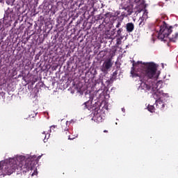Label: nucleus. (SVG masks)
Listing matches in <instances>:
<instances>
[{
	"mask_svg": "<svg viewBox=\"0 0 178 178\" xmlns=\"http://www.w3.org/2000/svg\"><path fill=\"white\" fill-rule=\"evenodd\" d=\"M142 61H138L135 63L134 61L133 66L131 68V76L140 77L142 79V82L140 83V88L145 91H150L153 93V97L155 99H161V93L159 89L161 86L162 82L161 81H157L159 79V75L157 74L158 65L155 63H144V67L142 70V75L136 72V68L138 65L142 64Z\"/></svg>",
	"mask_w": 178,
	"mask_h": 178,
	"instance_id": "1",
	"label": "nucleus"
},
{
	"mask_svg": "<svg viewBox=\"0 0 178 178\" xmlns=\"http://www.w3.org/2000/svg\"><path fill=\"white\" fill-rule=\"evenodd\" d=\"M122 44V39H120V38H118L116 40V45H120Z\"/></svg>",
	"mask_w": 178,
	"mask_h": 178,
	"instance_id": "12",
	"label": "nucleus"
},
{
	"mask_svg": "<svg viewBox=\"0 0 178 178\" xmlns=\"http://www.w3.org/2000/svg\"><path fill=\"white\" fill-rule=\"evenodd\" d=\"M113 65V57H110L109 58H106L102 67V72L106 73L108 72L109 69H111Z\"/></svg>",
	"mask_w": 178,
	"mask_h": 178,
	"instance_id": "4",
	"label": "nucleus"
},
{
	"mask_svg": "<svg viewBox=\"0 0 178 178\" xmlns=\"http://www.w3.org/2000/svg\"><path fill=\"white\" fill-rule=\"evenodd\" d=\"M23 169H25L23 172H26L32 170V167L29 163H24V161H21V157L9 159L2 167L0 165V177L10 175L15 172L16 170L19 172Z\"/></svg>",
	"mask_w": 178,
	"mask_h": 178,
	"instance_id": "2",
	"label": "nucleus"
},
{
	"mask_svg": "<svg viewBox=\"0 0 178 178\" xmlns=\"http://www.w3.org/2000/svg\"><path fill=\"white\" fill-rule=\"evenodd\" d=\"M108 131H106V130L104 131V133H108Z\"/></svg>",
	"mask_w": 178,
	"mask_h": 178,
	"instance_id": "21",
	"label": "nucleus"
},
{
	"mask_svg": "<svg viewBox=\"0 0 178 178\" xmlns=\"http://www.w3.org/2000/svg\"><path fill=\"white\" fill-rule=\"evenodd\" d=\"M38 159H40V158H41V156H38Z\"/></svg>",
	"mask_w": 178,
	"mask_h": 178,
	"instance_id": "22",
	"label": "nucleus"
},
{
	"mask_svg": "<svg viewBox=\"0 0 178 178\" xmlns=\"http://www.w3.org/2000/svg\"><path fill=\"white\" fill-rule=\"evenodd\" d=\"M124 10L125 11L124 12V15L125 17H128V16L131 15L133 12H134V10H133V8L131 6H127L124 8Z\"/></svg>",
	"mask_w": 178,
	"mask_h": 178,
	"instance_id": "7",
	"label": "nucleus"
},
{
	"mask_svg": "<svg viewBox=\"0 0 178 178\" xmlns=\"http://www.w3.org/2000/svg\"><path fill=\"white\" fill-rule=\"evenodd\" d=\"M67 139H68V140H73V139H74V138H71L70 136H67Z\"/></svg>",
	"mask_w": 178,
	"mask_h": 178,
	"instance_id": "20",
	"label": "nucleus"
},
{
	"mask_svg": "<svg viewBox=\"0 0 178 178\" xmlns=\"http://www.w3.org/2000/svg\"><path fill=\"white\" fill-rule=\"evenodd\" d=\"M42 137H44L43 141H44V143H46V142L47 141V140L46 139V138H47L46 134H45L44 133H42Z\"/></svg>",
	"mask_w": 178,
	"mask_h": 178,
	"instance_id": "14",
	"label": "nucleus"
},
{
	"mask_svg": "<svg viewBox=\"0 0 178 178\" xmlns=\"http://www.w3.org/2000/svg\"><path fill=\"white\" fill-rule=\"evenodd\" d=\"M165 1H168V0H165Z\"/></svg>",
	"mask_w": 178,
	"mask_h": 178,
	"instance_id": "24",
	"label": "nucleus"
},
{
	"mask_svg": "<svg viewBox=\"0 0 178 178\" xmlns=\"http://www.w3.org/2000/svg\"><path fill=\"white\" fill-rule=\"evenodd\" d=\"M118 74V71H115L114 72H113L112 77L111 78V80L116 79Z\"/></svg>",
	"mask_w": 178,
	"mask_h": 178,
	"instance_id": "10",
	"label": "nucleus"
},
{
	"mask_svg": "<svg viewBox=\"0 0 178 178\" xmlns=\"http://www.w3.org/2000/svg\"><path fill=\"white\" fill-rule=\"evenodd\" d=\"M156 106V109L164 111L165 107V104L161 99L156 100V103L154 104Z\"/></svg>",
	"mask_w": 178,
	"mask_h": 178,
	"instance_id": "5",
	"label": "nucleus"
},
{
	"mask_svg": "<svg viewBox=\"0 0 178 178\" xmlns=\"http://www.w3.org/2000/svg\"><path fill=\"white\" fill-rule=\"evenodd\" d=\"M122 31H123V28H120V29H118V30L117 31V35H118V36H121Z\"/></svg>",
	"mask_w": 178,
	"mask_h": 178,
	"instance_id": "11",
	"label": "nucleus"
},
{
	"mask_svg": "<svg viewBox=\"0 0 178 178\" xmlns=\"http://www.w3.org/2000/svg\"><path fill=\"white\" fill-rule=\"evenodd\" d=\"M110 15H111V13H106L105 14V17H108Z\"/></svg>",
	"mask_w": 178,
	"mask_h": 178,
	"instance_id": "18",
	"label": "nucleus"
},
{
	"mask_svg": "<svg viewBox=\"0 0 178 178\" xmlns=\"http://www.w3.org/2000/svg\"><path fill=\"white\" fill-rule=\"evenodd\" d=\"M145 17L144 16H142L139 18L138 22H139V26L143 27L145 24Z\"/></svg>",
	"mask_w": 178,
	"mask_h": 178,
	"instance_id": "8",
	"label": "nucleus"
},
{
	"mask_svg": "<svg viewBox=\"0 0 178 178\" xmlns=\"http://www.w3.org/2000/svg\"><path fill=\"white\" fill-rule=\"evenodd\" d=\"M172 26H170L168 24H166L165 21L161 22V24L159 26L158 39L162 41H165V38H169L170 41L172 42H176L178 39V32L172 33Z\"/></svg>",
	"mask_w": 178,
	"mask_h": 178,
	"instance_id": "3",
	"label": "nucleus"
},
{
	"mask_svg": "<svg viewBox=\"0 0 178 178\" xmlns=\"http://www.w3.org/2000/svg\"><path fill=\"white\" fill-rule=\"evenodd\" d=\"M147 110L150 112V113H154L155 112V106H150L149 105L147 106Z\"/></svg>",
	"mask_w": 178,
	"mask_h": 178,
	"instance_id": "9",
	"label": "nucleus"
},
{
	"mask_svg": "<svg viewBox=\"0 0 178 178\" xmlns=\"http://www.w3.org/2000/svg\"><path fill=\"white\" fill-rule=\"evenodd\" d=\"M38 172L36 170H34L33 172L32 173L31 176L37 175Z\"/></svg>",
	"mask_w": 178,
	"mask_h": 178,
	"instance_id": "17",
	"label": "nucleus"
},
{
	"mask_svg": "<svg viewBox=\"0 0 178 178\" xmlns=\"http://www.w3.org/2000/svg\"><path fill=\"white\" fill-rule=\"evenodd\" d=\"M63 135L65 136V135H70V131L68 129L64 130V131H63Z\"/></svg>",
	"mask_w": 178,
	"mask_h": 178,
	"instance_id": "13",
	"label": "nucleus"
},
{
	"mask_svg": "<svg viewBox=\"0 0 178 178\" xmlns=\"http://www.w3.org/2000/svg\"><path fill=\"white\" fill-rule=\"evenodd\" d=\"M84 104L86 105V104H87V102L84 103Z\"/></svg>",
	"mask_w": 178,
	"mask_h": 178,
	"instance_id": "23",
	"label": "nucleus"
},
{
	"mask_svg": "<svg viewBox=\"0 0 178 178\" xmlns=\"http://www.w3.org/2000/svg\"><path fill=\"white\" fill-rule=\"evenodd\" d=\"M121 26V23L120 22H118V24H116L115 27L116 28H120Z\"/></svg>",
	"mask_w": 178,
	"mask_h": 178,
	"instance_id": "16",
	"label": "nucleus"
},
{
	"mask_svg": "<svg viewBox=\"0 0 178 178\" xmlns=\"http://www.w3.org/2000/svg\"><path fill=\"white\" fill-rule=\"evenodd\" d=\"M36 115H37L36 113H35L34 112H32V113H31V115H29V117L31 116V118H34V117L36 116Z\"/></svg>",
	"mask_w": 178,
	"mask_h": 178,
	"instance_id": "15",
	"label": "nucleus"
},
{
	"mask_svg": "<svg viewBox=\"0 0 178 178\" xmlns=\"http://www.w3.org/2000/svg\"><path fill=\"white\" fill-rule=\"evenodd\" d=\"M54 128H56L55 126H51V127H50V130L51 131V129H54Z\"/></svg>",
	"mask_w": 178,
	"mask_h": 178,
	"instance_id": "19",
	"label": "nucleus"
},
{
	"mask_svg": "<svg viewBox=\"0 0 178 178\" xmlns=\"http://www.w3.org/2000/svg\"><path fill=\"white\" fill-rule=\"evenodd\" d=\"M126 30L127 33H132L135 30V24L133 22L127 23Z\"/></svg>",
	"mask_w": 178,
	"mask_h": 178,
	"instance_id": "6",
	"label": "nucleus"
}]
</instances>
